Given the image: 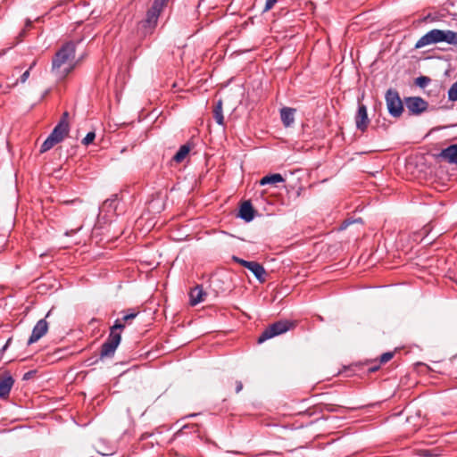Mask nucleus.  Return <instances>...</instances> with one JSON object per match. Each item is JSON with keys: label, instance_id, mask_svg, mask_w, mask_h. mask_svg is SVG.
Returning a JSON list of instances; mask_svg holds the SVG:
<instances>
[{"label": "nucleus", "instance_id": "obj_10", "mask_svg": "<svg viewBox=\"0 0 457 457\" xmlns=\"http://www.w3.org/2000/svg\"><path fill=\"white\" fill-rule=\"evenodd\" d=\"M370 120L368 118L367 107L364 104H360L355 115L356 128L363 132L367 129Z\"/></svg>", "mask_w": 457, "mask_h": 457}, {"label": "nucleus", "instance_id": "obj_37", "mask_svg": "<svg viewBox=\"0 0 457 457\" xmlns=\"http://www.w3.org/2000/svg\"><path fill=\"white\" fill-rule=\"evenodd\" d=\"M349 223H350V222H349L348 220H345V221L343 222L342 226H341V228H342V229H343V228H345L348 226V224H349Z\"/></svg>", "mask_w": 457, "mask_h": 457}, {"label": "nucleus", "instance_id": "obj_23", "mask_svg": "<svg viewBox=\"0 0 457 457\" xmlns=\"http://www.w3.org/2000/svg\"><path fill=\"white\" fill-rule=\"evenodd\" d=\"M448 98L451 101H457V81L448 90Z\"/></svg>", "mask_w": 457, "mask_h": 457}, {"label": "nucleus", "instance_id": "obj_25", "mask_svg": "<svg viewBox=\"0 0 457 457\" xmlns=\"http://www.w3.org/2000/svg\"><path fill=\"white\" fill-rule=\"evenodd\" d=\"M125 328V324L120 320H116L113 326L110 329V333H117L116 330H122Z\"/></svg>", "mask_w": 457, "mask_h": 457}, {"label": "nucleus", "instance_id": "obj_24", "mask_svg": "<svg viewBox=\"0 0 457 457\" xmlns=\"http://www.w3.org/2000/svg\"><path fill=\"white\" fill-rule=\"evenodd\" d=\"M96 138V133L94 131H90L88 132L86 137L82 139V144L85 145H90L91 143H93V141L95 140Z\"/></svg>", "mask_w": 457, "mask_h": 457}, {"label": "nucleus", "instance_id": "obj_31", "mask_svg": "<svg viewBox=\"0 0 457 457\" xmlns=\"http://www.w3.org/2000/svg\"><path fill=\"white\" fill-rule=\"evenodd\" d=\"M11 341H12V338L10 337V338L6 341L5 345H4L0 349V361L2 360V357H3L4 353L6 351V349H7V348H8V346L10 345Z\"/></svg>", "mask_w": 457, "mask_h": 457}, {"label": "nucleus", "instance_id": "obj_8", "mask_svg": "<svg viewBox=\"0 0 457 457\" xmlns=\"http://www.w3.org/2000/svg\"><path fill=\"white\" fill-rule=\"evenodd\" d=\"M14 385V379L10 372L5 371L0 375V398H8L10 392Z\"/></svg>", "mask_w": 457, "mask_h": 457}, {"label": "nucleus", "instance_id": "obj_15", "mask_svg": "<svg viewBox=\"0 0 457 457\" xmlns=\"http://www.w3.org/2000/svg\"><path fill=\"white\" fill-rule=\"evenodd\" d=\"M238 217L246 222H249L254 218V210L250 202H244L239 209Z\"/></svg>", "mask_w": 457, "mask_h": 457}, {"label": "nucleus", "instance_id": "obj_28", "mask_svg": "<svg viewBox=\"0 0 457 457\" xmlns=\"http://www.w3.org/2000/svg\"><path fill=\"white\" fill-rule=\"evenodd\" d=\"M232 260H233L235 262H237V263H238V264H240V265H242V266H244V267H245V268H247V267H248V264H249V262H250L249 261H245V260L241 259V258H239V257H237V256H235V255H234V256H232Z\"/></svg>", "mask_w": 457, "mask_h": 457}, {"label": "nucleus", "instance_id": "obj_39", "mask_svg": "<svg viewBox=\"0 0 457 457\" xmlns=\"http://www.w3.org/2000/svg\"><path fill=\"white\" fill-rule=\"evenodd\" d=\"M29 378V373H26V374L24 375V378Z\"/></svg>", "mask_w": 457, "mask_h": 457}, {"label": "nucleus", "instance_id": "obj_11", "mask_svg": "<svg viewBox=\"0 0 457 457\" xmlns=\"http://www.w3.org/2000/svg\"><path fill=\"white\" fill-rule=\"evenodd\" d=\"M68 132L69 124H65L64 122H58L49 137H53V139L58 144L63 140Z\"/></svg>", "mask_w": 457, "mask_h": 457}, {"label": "nucleus", "instance_id": "obj_26", "mask_svg": "<svg viewBox=\"0 0 457 457\" xmlns=\"http://www.w3.org/2000/svg\"><path fill=\"white\" fill-rule=\"evenodd\" d=\"M393 357H394L393 352L384 353L383 354H381V356L379 358V362L386 363V362L389 361Z\"/></svg>", "mask_w": 457, "mask_h": 457}, {"label": "nucleus", "instance_id": "obj_5", "mask_svg": "<svg viewBox=\"0 0 457 457\" xmlns=\"http://www.w3.org/2000/svg\"><path fill=\"white\" fill-rule=\"evenodd\" d=\"M388 112L393 117H400L403 112V102L400 98L399 93L393 88H389L385 96Z\"/></svg>", "mask_w": 457, "mask_h": 457}, {"label": "nucleus", "instance_id": "obj_6", "mask_svg": "<svg viewBox=\"0 0 457 457\" xmlns=\"http://www.w3.org/2000/svg\"><path fill=\"white\" fill-rule=\"evenodd\" d=\"M120 333H110L106 341L101 346L100 359L112 358L120 345Z\"/></svg>", "mask_w": 457, "mask_h": 457}, {"label": "nucleus", "instance_id": "obj_3", "mask_svg": "<svg viewBox=\"0 0 457 457\" xmlns=\"http://www.w3.org/2000/svg\"><path fill=\"white\" fill-rule=\"evenodd\" d=\"M164 7L165 5L160 4L159 0L154 1L151 8L146 12L145 19L139 23L140 27L145 30V35L151 34L155 29L160 14Z\"/></svg>", "mask_w": 457, "mask_h": 457}, {"label": "nucleus", "instance_id": "obj_20", "mask_svg": "<svg viewBox=\"0 0 457 457\" xmlns=\"http://www.w3.org/2000/svg\"><path fill=\"white\" fill-rule=\"evenodd\" d=\"M190 151V146L188 145H183L179 147L178 152L173 156L172 160L178 163L184 161Z\"/></svg>", "mask_w": 457, "mask_h": 457}, {"label": "nucleus", "instance_id": "obj_13", "mask_svg": "<svg viewBox=\"0 0 457 457\" xmlns=\"http://www.w3.org/2000/svg\"><path fill=\"white\" fill-rule=\"evenodd\" d=\"M118 207L117 195H112L111 198L105 200L100 207V212L106 213V215H114Z\"/></svg>", "mask_w": 457, "mask_h": 457}, {"label": "nucleus", "instance_id": "obj_2", "mask_svg": "<svg viewBox=\"0 0 457 457\" xmlns=\"http://www.w3.org/2000/svg\"><path fill=\"white\" fill-rule=\"evenodd\" d=\"M441 42L457 46V32L450 29H431L416 42L415 48L420 49L426 46Z\"/></svg>", "mask_w": 457, "mask_h": 457}, {"label": "nucleus", "instance_id": "obj_4", "mask_svg": "<svg viewBox=\"0 0 457 457\" xmlns=\"http://www.w3.org/2000/svg\"><path fill=\"white\" fill-rule=\"evenodd\" d=\"M294 327H295V322L287 320H281L276 321L263 330V332L258 337L257 342L259 344H262L268 339H270L276 336L286 333L287 331H288L289 329H291Z\"/></svg>", "mask_w": 457, "mask_h": 457}, {"label": "nucleus", "instance_id": "obj_29", "mask_svg": "<svg viewBox=\"0 0 457 457\" xmlns=\"http://www.w3.org/2000/svg\"><path fill=\"white\" fill-rule=\"evenodd\" d=\"M137 314H138V312H130V313H129V314L124 315V316L122 317V320H122L123 322H128V321H129V320H131L135 319V318L137 316Z\"/></svg>", "mask_w": 457, "mask_h": 457}, {"label": "nucleus", "instance_id": "obj_34", "mask_svg": "<svg viewBox=\"0 0 457 457\" xmlns=\"http://www.w3.org/2000/svg\"><path fill=\"white\" fill-rule=\"evenodd\" d=\"M243 389V384L241 381L236 382V393H239Z\"/></svg>", "mask_w": 457, "mask_h": 457}, {"label": "nucleus", "instance_id": "obj_30", "mask_svg": "<svg viewBox=\"0 0 457 457\" xmlns=\"http://www.w3.org/2000/svg\"><path fill=\"white\" fill-rule=\"evenodd\" d=\"M277 2H278V0H266L264 11L267 12V11L270 10L275 5V4Z\"/></svg>", "mask_w": 457, "mask_h": 457}, {"label": "nucleus", "instance_id": "obj_19", "mask_svg": "<svg viewBox=\"0 0 457 457\" xmlns=\"http://www.w3.org/2000/svg\"><path fill=\"white\" fill-rule=\"evenodd\" d=\"M223 102L221 99H219L213 108V118L215 121L223 126L224 125V116H223Z\"/></svg>", "mask_w": 457, "mask_h": 457}, {"label": "nucleus", "instance_id": "obj_18", "mask_svg": "<svg viewBox=\"0 0 457 457\" xmlns=\"http://www.w3.org/2000/svg\"><path fill=\"white\" fill-rule=\"evenodd\" d=\"M284 181H285V179L282 177L281 174L274 173V174H270V175L264 176L260 180V185L261 186L276 185L277 183H281Z\"/></svg>", "mask_w": 457, "mask_h": 457}, {"label": "nucleus", "instance_id": "obj_27", "mask_svg": "<svg viewBox=\"0 0 457 457\" xmlns=\"http://www.w3.org/2000/svg\"><path fill=\"white\" fill-rule=\"evenodd\" d=\"M35 64H36V62H34L30 65V67L21 74V76L20 77V79H19V80H18V81H20L21 83H25V82L27 81V79H29V71H30V70L32 69V67H33Z\"/></svg>", "mask_w": 457, "mask_h": 457}, {"label": "nucleus", "instance_id": "obj_36", "mask_svg": "<svg viewBox=\"0 0 457 457\" xmlns=\"http://www.w3.org/2000/svg\"><path fill=\"white\" fill-rule=\"evenodd\" d=\"M31 25H32V21H31V20H29V19H28V20L26 21V23H25V28H26V29H29V28L31 27Z\"/></svg>", "mask_w": 457, "mask_h": 457}, {"label": "nucleus", "instance_id": "obj_38", "mask_svg": "<svg viewBox=\"0 0 457 457\" xmlns=\"http://www.w3.org/2000/svg\"><path fill=\"white\" fill-rule=\"evenodd\" d=\"M168 1L169 0H159V3L166 6L168 4Z\"/></svg>", "mask_w": 457, "mask_h": 457}, {"label": "nucleus", "instance_id": "obj_1", "mask_svg": "<svg viewBox=\"0 0 457 457\" xmlns=\"http://www.w3.org/2000/svg\"><path fill=\"white\" fill-rule=\"evenodd\" d=\"M78 42L68 41L55 53L52 61V71L60 78H65L75 66V54Z\"/></svg>", "mask_w": 457, "mask_h": 457}, {"label": "nucleus", "instance_id": "obj_22", "mask_svg": "<svg viewBox=\"0 0 457 457\" xmlns=\"http://www.w3.org/2000/svg\"><path fill=\"white\" fill-rule=\"evenodd\" d=\"M430 82L431 79L427 76H420L415 79V84L421 88L426 87Z\"/></svg>", "mask_w": 457, "mask_h": 457}, {"label": "nucleus", "instance_id": "obj_12", "mask_svg": "<svg viewBox=\"0 0 457 457\" xmlns=\"http://www.w3.org/2000/svg\"><path fill=\"white\" fill-rule=\"evenodd\" d=\"M438 156L449 163H457V144L451 145L443 149Z\"/></svg>", "mask_w": 457, "mask_h": 457}, {"label": "nucleus", "instance_id": "obj_17", "mask_svg": "<svg viewBox=\"0 0 457 457\" xmlns=\"http://www.w3.org/2000/svg\"><path fill=\"white\" fill-rule=\"evenodd\" d=\"M205 292L204 291L203 289V287L202 286H199L197 285L196 287H195L193 289H191L190 293H189V296H190V304L192 306H195L198 303H200L201 302L204 301V296L205 295Z\"/></svg>", "mask_w": 457, "mask_h": 457}, {"label": "nucleus", "instance_id": "obj_33", "mask_svg": "<svg viewBox=\"0 0 457 457\" xmlns=\"http://www.w3.org/2000/svg\"><path fill=\"white\" fill-rule=\"evenodd\" d=\"M80 229V228H76V229H71V230H67L64 235L69 237V236H71V235H74L76 234L79 230Z\"/></svg>", "mask_w": 457, "mask_h": 457}, {"label": "nucleus", "instance_id": "obj_21", "mask_svg": "<svg viewBox=\"0 0 457 457\" xmlns=\"http://www.w3.org/2000/svg\"><path fill=\"white\" fill-rule=\"evenodd\" d=\"M57 143L49 137L43 142L40 147V153H45L53 148Z\"/></svg>", "mask_w": 457, "mask_h": 457}, {"label": "nucleus", "instance_id": "obj_7", "mask_svg": "<svg viewBox=\"0 0 457 457\" xmlns=\"http://www.w3.org/2000/svg\"><path fill=\"white\" fill-rule=\"evenodd\" d=\"M405 105L411 114L419 115L428 109V104L419 96L405 98Z\"/></svg>", "mask_w": 457, "mask_h": 457}, {"label": "nucleus", "instance_id": "obj_32", "mask_svg": "<svg viewBox=\"0 0 457 457\" xmlns=\"http://www.w3.org/2000/svg\"><path fill=\"white\" fill-rule=\"evenodd\" d=\"M68 117H69V113L68 112H64L62 115V118L61 120H59V122H64L65 124H69L68 122Z\"/></svg>", "mask_w": 457, "mask_h": 457}, {"label": "nucleus", "instance_id": "obj_14", "mask_svg": "<svg viewBox=\"0 0 457 457\" xmlns=\"http://www.w3.org/2000/svg\"><path fill=\"white\" fill-rule=\"evenodd\" d=\"M248 269L257 278V280L261 283L266 281V270L263 266L256 262H250L248 264Z\"/></svg>", "mask_w": 457, "mask_h": 457}, {"label": "nucleus", "instance_id": "obj_35", "mask_svg": "<svg viewBox=\"0 0 457 457\" xmlns=\"http://www.w3.org/2000/svg\"><path fill=\"white\" fill-rule=\"evenodd\" d=\"M378 369H379V366H378V365H375V366L370 367V368L368 369V370H369L370 372H375V371H377Z\"/></svg>", "mask_w": 457, "mask_h": 457}, {"label": "nucleus", "instance_id": "obj_9", "mask_svg": "<svg viewBox=\"0 0 457 457\" xmlns=\"http://www.w3.org/2000/svg\"><path fill=\"white\" fill-rule=\"evenodd\" d=\"M48 330V323L45 319L39 320L32 329V333L28 340V345H31L38 341L44 337Z\"/></svg>", "mask_w": 457, "mask_h": 457}, {"label": "nucleus", "instance_id": "obj_16", "mask_svg": "<svg viewBox=\"0 0 457 457\" xmlns=\"http://www.w3.org/2000/svg\"><path fill=\"white\" fill-rule=\"evenodd\" d=\"M295 109L290 107H283L280 110V118L285 127H290L295 121Z\"/></svg>", "mask_w": 457, "mask_h": 457}]
</instances>
